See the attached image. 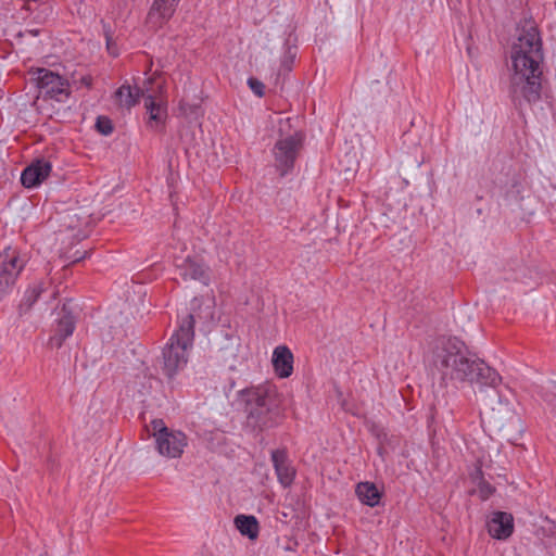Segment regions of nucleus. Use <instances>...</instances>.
Instances as JSON below:
<instances>
[{"instance_id":"f257e3e1","label":"nucleus","mask_w":556,"mask_h":556,"mask_svg":"<svg viewBox=\"0 0 556 556\" xmlns=\"http://www.w3.org/2000/svg\"><path fill=\"white\" fill-rule=\"evenodd\" d=\"M542 43L539 33L531 27L513 45L509 64L508 92L513 102H535L541 91Z\"/></svg>"},{"instance_id":"f03ea898","label":"nucleus","mask_w":556,"mask_h":556,"mask_svg":"<svg viewBox=\"0 0 556 556\" xmlns=\"http://www.w3.org/2000/svg\"><path fill=\"white\" fill-rule=\"evenodd\" d=\"M465 342L457 337L442 334L428 343L425 359L431 364L444 378L457 380L468 376L470 361Z\"/></svg>"},{"instance_id":"7ed1b4c3","label":"nucleus","mask_w":556,"mask_h":556,"mask_svg":"<svg viewBox=\"0 0 556 556\" xmlns=\"http://www.w3.org/2000/svg\"><path fill=\"white\" fill-rule=\"evenodd\" d=\"M193 315H182L178 320V329L172 334L163 351V370L172 379L188 363V351L194 337Z\"/></svg>"},{"instance_id":"20e7f679","label":"nucleus","mask_w":556,"mask_h":556,"mask_svg":"<svg viewBox=\"0 0 556 556\" xmlns=\"http://www.w3.org/2000/svg\"><path fill=\"white\" fill-rule=\"evenodd\" d=\"M152 428L157 452L168 458H179L188 444L186 434L168 429L161 419L153 420Z\"/></svg>"},{"instance_id":"39448f33","label":"nucleus","mask_w":556,"mask_h":556,"mask_svg":"<svg viewBox=\"0 0 556 556\" xmlns=\"http://www.w3.org/2000/svg\"><path fill=\"white\" fill-rule=\"evenodd\" d=\"M43 98L64 102L70 96V85L65 78L46 68L31 72L30 78Z\"/></svg>"},{"instance_id":"423d86ee","label":"nucleus","mask_w":556,"mask_h":556,"mask_svg":"<svg viewBox=\"0 0 556 556\" xmlns=\"http://www.w3.org/2000/svg\"><path fill=\"white\" fill-rule=\"evenodd\" d=\"M26 265L25 257L11 248L0 254V300L9 294Z\"/></svg>"},{"instance_id":"0eeeda50","label":"nucleus","mask_w":556,"mask_h":556,"mask_svg":"<svg viewBox=\"0 0 556 556\" xmlns=\"http://www.w3.org/2000/svg\"><path fill=\"white\" fill-rule=\"evenodd\" d=\"M301 144L302 136L298 131H293L277 140L273 153L276 167L281 175H286L293 167Z\"/></svg>"},{"instance_id":"6e6552de","label":"nucleus","mask_w":556,"mask_h":556,"mask_svg":"<svg viewBox=\"0 0 556 556\" xmlns=\"http://www.w3.org/2000/svg\"><path fill=\"white\" fill-rule=\"evenodd\" d=\"M247 405L252 417H255L262 425H267L264 417L271 413L276 405L274 390L265 386L248 390Z\"/></svg>"},{"instance_id":"1a4fd4ad","label":"nucleus","mask_w":556,"mask_h":556,"mask_svg":"<svg viewBox=\"0 0 556 556\" xmlns=\"http://www.w3.org/2000/svg\"><path fill=\"white\" fill-rule=\"evenodd\" d=\"M468 364V376L466 378H458L457 381H468L470 383H476L481 388L489 387L493 389L501 384L502 377L496 370L488 366L482 359L470 358Z\"/></svg>"},{"instance_id":"9d476101","label":"nucleus","mask_w":556,"mask_h":556,"mask_svg":"<svg viewBox=\"0 0 556 556\" xmlns=\"http://www.w3.org/2000/svg\"><path fill=\"white\" fill-rule=\"evenodd\" d=\"M153 83V78H146L143 85L140 86L138 83L131 88L130 85H122L114 93L115 103L126 110H130L137 104L140 96H144L146 92L150 91V85Z\"/></svg>"},{"instance_id":"9b49d317","label":"nucleus","mask_w":556,"mask_h":556,"mask_svg":"<svg viewBox=\"0 0 556 556\" xmlns=\"http://www.w3.org/2000/svg\"><path fill=\"white\" fill-rule=\"evenodd\" d=\"M144 97V108L148 114V126L151 129L157 130L160 129L167 117V105L165 100L159 96H154L149 92H146Z\"/></svg>"},{"instance_id":"f8f14e48","label":"nucleus","mask_w":556,"mask_h":556,"mask_svg":"<svg viewBox=\"0 0 556 556\" xmlns=\"http://www.w3.org/2000/svg\"><path fill=\"white\" fill-rule=\"evenodd\" d=\"M271 463L278 479L283 488H289L295 478L296 470L289 459L285 450H274L271 452Z\"/></svg>"},{"instance_id":"ddd939ff","label":"nucleus","mask_w":556,"mask_h":556,"mask_svg":"<svg viewBox=\"0 0 556 556\" xmlns=\"http://www.w3.org/2000/svg\"><path fill=\"white\" fill-rule=\"evenodd\" d=\"M52 165L45 159H39L29 164L21 175L22 185L25 188L38 187L50 175Z\"/></svg>"},{"instance_id":"4468645a","label":"nucleus","mask_w":556,"mask_h":556,"mask_svg":"<svg viewBox=\"0 0 556 556\" xmlns=\"http://www.w3.org/2000/svg\"><path fill=\"white\" fill-rule=\"evenodd\" d=\"M50 287L51 282L49 279L36 280L30 283L23 294L21 307L28 311L34 308L40 301L52 298L54 293L49 291Z\"/></svg>"},{"instance_id":"2eb2a0df","label":"nucleus","mask_w":556,"mask_h":556,"mask_svg":"<svg viewBox=\"0 0 556 556\" xmlns=\"http://www.w3.org/2000/svg\"><path fill=\"white\" fill-rule=\"evenodd\" d=\"M180 0H154L149 14L148 24L152 27H161L175 13Z\"/></svg>"},{"instance_id":"dca6fc26","label":"nucleus","mask_w":556,"mask_h":556,"mask_svg":"<svg viewBox=\"0 0 556 556\" xmlns=\"http://www.w3.org/2000/svg\"><path fill=\"white\" fill-rule=\"evenodd\" d=\"M514 530V519L508 513H493L488 521V531L490 535L497 540L509 538Z\"/></svg>"},{"instance_id":"f3484780","label":"nucleus","mask_w":556,"mask_h":556,"mask_svg":"<svg viewBox=\"0 0 556 556\" xmlns=\"http://www.w3.org/2000/svg\"><path fill=\"white\" fill-rule=\"evenodd\" d=\"M294 357L287 345H278L273 351L271 364L279 378H289L293 372Z\"/></svg>"},{"instance_id":"a211bd4d","label":"nucleus","mask_w":556,"mask_h":556,"mask_svg":"<svg viewBox=\"0 0 556 556\" xmlns=\"http://www.w3.org/2000/svg\"><path fill=\"white\" fill-rule=\"evenodd\" d=\"M76 321L74 315H62L55 320L49 344L52 348H61L63 342L73 334Z\"/></svg>"},{"instance_id":"6ab92c4d","label":"nucleus","mask_w":556,"mask_h":556,"mask_svg":"<svg viewBox=\"0 0 556 556\" xmlns=\"http://www.w3.org/2000/svg\"><path fill=\"white\" fill-rule=\"evenodd\" d=\"M179 270H180V275L186 280L187 279L199 280L205 286L208 283L206 267L202 263H200L195 260L187 257L182 262V264L179 265Z\"/></svg>"},{"instance_id":"aec40b11","label":"nucleus","mask_w":556,"mask_h":556,"mask_svg":"<svg viewBox=\"0 0 556 556\" xmlns=\"http://www.w3.org/2000/svg\"><path fill=\"white\" fill-rule=\"evenodd\" d=\"M237 530L250 540H255L258 536L260 526L257 519L252 515H238L235 520Z\"/></svg>"},{"instance_id":"412c9836","label":"nucleus","mask_w":556,"mask_h":556,"mask_svg":"<svg viewBox=\"0 0 556 556\" xmlns=\"http://www.w3.org/2000/svg\"><path fill=\"white\" fill-rule=\"evenodd\" d=\"M355 493L358 500L367 506L375 507L380 502L381 494L371 482H359L356 485Z\"/></svg>"},{"instance_id":"4be33fe9","label":"nucleus","mask_w":556,"mask_h":556,"mask_svg":"<svg viewBox=\"0 0 556 556\" xmlns=\"http://www.w3.org/2000/svg\"><path fill=\"white\" fill-rule=\"evenodd\" d=\"M215 305V299L212 295H203L194 298L190 303V309L195 311H210Z\"/></svg>"},{"instance_id":"5701e85b","label":"nucleus","mask_w":556,"mask_h":556,"mask_svg":"<svg viewBox=\"0 0 556 556\" xmlns=\"http://www.w3.org/2000/svg\"><path fill=\"white\" fill-rule=\"evenodd\" d=\"M97 128L103 135H110L113 131L111 121L106 117H99L97 119Z\"/></svg>"},{"instance_id":"b1692460","label":"nucleus","mask_w":556,"mask_h":556,"mask_svg":"<svg viewBox=\"0 0 556 556\" xmlns=\"http://www.w3.org/2000/svg\"><path fill=\"white\" fill-rule=\"evenodd\" d=\"M248 85L250 87V89L257 96V97H262L264 94V89H265V86L262 81H260L258 79L256 78H249L248 79Z\"/></svg>"},{"instance_id":"393cba45","label":"nucleus","mask_w":556,"mask_h":556,"mask_svg":"<svg viewBox=\"0 0 556 556\" xmlns=\"http://www.w3.org/2000/svg\"><path fill=\"white\" fill-rule=\"evenodd\" d=\"M479 495L482 500H488L494 492V488L485 482L481 481L478 486Z\"/></svg>"},{"instance_id":"a878e982","label":"nucleus","mask_w":556,"mask_h":556,"mask_svg":"<svg viewBox=\"0 0 556 556\" xmlns=\"http://www.w3.org/2000/svg\"><path fill=\"white\" fill-rule=\"evenodd\" d=\"M78 309H81V307L79 306L78 302L71 299V300H67L66 302L63 303L62 312L61 313L71 314V313H75Z\"/></svg>"},{"instance_id":"bb28decb","label":"nucleus","mask_w":556,"mask_h":556,"mask_svg":"<svg viewBox=\"0 0 556 556\" xmlns=\"http://www.w3.org/2000/svg\"><path fill=\"white\" fill-rule=\"evenodd\" d=\"M108 50L112 55H117L116 49L112 46L110 37H106Z\"/></svg>"},{"instance_id":"cd10ccee","label":"nucleus","mask_w":556,"mask_h":556,"mask_svg":"<svg viewBox=\"0 0 556 556\" xmlns=\"http://www.w3.org/2000/svg\"><path fill=\"white\" fill-rule=\"evenodd\" d=\"M289 122H290V119H289V118L280 119V121H279V124H280V130H282V129H283V126H285V125H289Z\"/></svg>"},{"instance_id":"c85d7f7f","label":"nucleus","mask_w":556,"mask_h":556,"mask_svg":"<svg viewBox=\"0 0 556 556\" xmlns=\"http://www.w3.org/2000/svg\"><path fill=\"white\" fill-rule=\"evenodd\" d=\"M27 10H31L30 2H27Z\"/></svg>"}]
</instances>
